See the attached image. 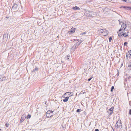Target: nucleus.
Segmentation results:
<instances>
[{"label": "nucleus", "instance_id": "9d476101", "mask_svg": "<svg viewBox=\"0 0 131 131\" xmlns=\"http://www.w3.org/2000/svg\"><path fill=\"white\" fill-rule=\"evenodd\" d=\"M78 46H75V45L72 48H71V50H72L74 51L75 49L76 48L78 47Z\"/></svg>", "mask_w": 131, "mask_h": 131}, {"label": "nucleus", "instance_id": "b1692460", "mask_svg": "<svg viewBox=\"0 0 131 131\" xmlns=\"http://www.w3.org/2000/svg\"><path fill=\"white\" fill-rule=\"evenodd\" d=\"M38 69V68H36L35 69H34L33 70L34 71H35L36 70H37Z\"/></svg>", "mask_w": 131, "mask_h": 131}, {"label": "nucleus", "instance_id": "1a4fd4ad", "mask_svg": "<svg viewBox=\"0 0 131 131\" xmlns=\"http://www.w3.org/2000/svg\"><path fill=\"white\" fill-rule=\"evenodd\" d=\"M72 9L74 10H78L80 9V8L77 6H75L74 7H73L72 8Z\"/></svg>", "mask_w": 131, "mask_h": 131}, {"label": "nucleus", "instance_id": "bb28decb", "mask_svg": "<svg viewBox=\"0 0 131 131\" xmlns=\"http://www.w3.org/2000/svg\"><path fill=\"white\" fill-rule=\"evenodd\" d=\"M127 44V42H125L124 43V45L126 46Z\"/></svg>", "mask_w": 131, "mask_h": 131}, {"label": "nucleus", "instance_id": "0eeeda50", "mask_svg": "<svg viewBox=\"0 0 131 131\" xmlns=\"http://www.w3.org/2000/svg\"><path fill=\"white\" fill-rule=\"evenodd\" d=\"M26 117V115L24 114L21 117L20 121V123H21L25 120V119Z\"/></svg>", "mask_w": 131, "mask_h": 131}, {"label": "nucleus", "instance_id": "c85d7f7f", "mask_svg": "<svg viewBox=\"0 0 131 131\" xmlns=\"http://www.w3.org/2000/svg\"><path fill=\"white\" fill-rule=\"evenodd\" d=\"M129 114L130 115H131V109H130L129 110Z\"/></svg>", "mask_w": 131, "mask_h": 131}, {"label": "nucleus", "instance_id": "c756f323", "mask_svg": "<svg viewBox=\"0 0 131 131\" xmlns=\"http://www.w3.org/2000/svg\"><path fill=\"white\" fill-rule=\"evenodd\" d=\"M80 109H77V112H79L80 111Z\"/></svg>", "mask_w": 131, "mask_h": 131}, {"label": "nucleus", "instance_id": "f704fd0d", "mask_svg": "<svg viewBox=\"0 0 131 131\" xmlns=\"http://www.w3.org/2000/svg\"><path fill=\"white\" fill-rule=\"evenodd\" d=\"M118 21H119V23H121V22L119 20Z\"/></svg>", "mask_w": 131, "mask_h": 131}, {"label": "nucleus", "instance_id": "f8f14e48", "mask_svg": "<svg viewBox=\"0 0 131 131\" xmlns=\"http://www.w3.org/2000/svg\"><path fill=\"white\" fill-rule=\"evenodd\" d=\"M93 14V13L92 12H90L89 13V15H88L89 17H93L92 15Z\"/></svg>", "mask_w": 131, "mask_h": 131}, {"label": "nucleus", "instance_id": "a211bd4d", "mask_svg": "<svg viewBox=\"0 0 131 131\" xmlns=\"http://www.w3.org/2000/svg\"><path fill=\"white\" fill-rule=\"evenodd\" d=\"M2 79L3 80V81L4 80H5L6 79V77H2Z\"/></svg>", "mask_w": 131, "mask_h": 131}, {"label": "nucleus", "instance_id": "6ab92c4d", "mask_svg": "<svg viewBox=\"0 0 131 131\" xmlns=\"http://www.w3.org/2000/svg\"><path fill=\"white\" fill-rule=\"evenodd\" d=\"M0 81H3V80L2 79V77L1 75H0Z\"/></svg>", "mask_w": 131, "mask_h": 131}, {"label": "nucleus", "instance_id": "5701e85b", "mask_svg": "<svg viewBox=\"0 0 131 131\" xmlns=\"http://www.w3.org/2000/svg\"><path fill=\"white\" fill-rule=\"evenodd\" d=\"M86 32H82L81 33V35H83V34H86Z\"/></svg>", "mask_w": 131, "mask_h": 131}, {"label": "nucleus", "instance_id": "7ed1b4c3", "mask_svg": "<svg viewBox=\"0 0 131 131\" xmlns=\"http://www.w3.org/2000/svg\"><path fill=\"white\" fill-rule=\"evenodd\" d=\"M126 27V25L125 24L123 23L122 25L121 29L118 32H119L121 31H123Z\"/></svg>", "mask_w": 131, "mask_h": 131}, {"label": "nucleus", "instance_id": "ddd939ff", "mask_svg": "<svg viewBox=\"0 0 131 131\" xmlns=\"http://www.w3.org/2000/svg\"><path fill=\"white\" fill-rule=\"evenodd\" d=\"M69 98V97H65V99L63 100V101L64 102H67L68 101Z\"/></svg>", "mask_w": 131, "mask_h": 131}, {"label": "nucleus", "instance_id": "473e14b6", "mask_svg": "<svg viewBox=\"0 0 131 131\" xmlns=\"http://www.w3.org/2000/svg\"><path fill=\"white\" fill-rule=\"evenodd\" d=\"M112 112H111L110 113V114H112Z\"/></svg>", "mask_w": 131, "mask_h": 131}, {"label": "nucleus", "instance_id": "20e7f679", "mask_svg": "<svg viewBox=\"0 0 131 131\" xmlns=\"http://www.w3.org/2000/svg\"><path fill=\"white\" fill-rule=\"evenodd\" d=\"M53 112V111L50 110L47 111L46 113V116L48 117L51 116L52 115Z\"/></svg>", "mask_w": 131, "mask_h": 131}, {"label": "nucleus", "instance_id": "c9c22d12", "mask_svg": "<svg viewBox=\"0 0 131 131\" xmlns=\"http://www.w3.org/2000/svg\"><path fill=\"white\" fill-rule=\"evenodd\" d=\"M77 40V41H78V40H78V39L77 40Z\"/></svg>", "mask_w": 131, "mask_h": 131}, {"label": "nucleus", "instance_id": "aec40b11", "mask_svg": "<svg viewBox=\"0 0 131 131\" xmlns=\"http://www.w3.org/2000/svg\"><path fill=\"white\" fill-rule=\"evenodd\" d=\"M113 110V107H111L109 110L110 111H111V112H112V111Z\"/></svg>", "mask_w": 131, "mask_h": 131}, {"label": "nucleus", "instance_id": "9b49d317", "mask_svg": "<svg viewBox=\"0 0 131 131\" xmlns=\"http://www.w3.org/2000/svg\"><path fill=\"white\" fill-rule=\"evenodd\" d=\"M116 125L117 126V127H119L121 125V124L120 122L118 121L116 123Z\"/></svg>", "mask_w": 131, "mask_h": 131}, {"label": "nucleus", "instance_id": "a878e982", "mask_svg": "<svg viewBox=\"0 0 131 131\" xmlns=\"http://www.w3.org/2000/svg\"><path fill=\"white\" fill-rule=\"evenodd\" d=\"M5 125H6V127H7L8 126V124L7 123H6V124H5Z\"/></svg>", "mask_w": 131, "mask_h": 131}, {"label": "nucleus", "instance_id": "2f4dec72", "mask_svg": "<svg viewBox=\"0 0 131 131\" xmlns=\"http://www.w3.org/2000/svg\"><path fill=\"white\" fill-rule=\"evenodd\" d=\"M95 131H99V130L98 129H95Z\"/></svg>", "mask_w": 131, "mask_h": 131}, {"label": "nucleus", "instance_id": "dca6fc26", "mask_svg": "<svg viewBox=\"0 0 131 131\" xmlns=\"http://www.w3.org/2000/svg\"><path fill=\"white\" fill-rule=\"evenodd\" d=\"M112 39V37H110L109 38V41L110 42H111V41Z\"/></svg>", "mask_w": 131, "mask_h": 131}, {"label": "nucleus", "instance_id": "cd10ccee", "mask_svg": "<svg viewBox=\"0 0 131 131\" xmlns=\"http://www.w3.org/2000/svg\"><path fill=\"white\" fill-rule=\"evenodd\" d=\"M123 1L125 2H128V0H122Z\"/></svg>", "mask_w": 131, "mask_h": 131}, {"label": "nucleus", "instance_id": "4be33fe9", "mask_svg": "<svg viewBox=\"0 0 131 131\" xmlns=\"http://www.w3.org/2000/svg\"><path fill=\"white\" fill-rule=\"evenodd\" d=\"M65 59H69V57L68 56H67L65 57Z\"/></svg>", "mask_w": 131, "mask_h": 131}, {"label": "nucleus", "instance_id": "39448f33", "mask_svg": "<svg viewBox=\"0 0 131 131\" xmlns=\"http://www.w3.org/2000/svg\"><path fill=\"white\" fill-rule=\"evenodd\" d=\"M73 95V93L72 92H67L65 93L64 95V96H67L69 98L71 96Z\"/></svg>", "mask_w": 131, "mask_h": 131}, {"label": "nucleus", "instance_id": "6e6552de", "mask_svg": "<svg viewBox=\"0 0 131 131\" xmlns=\"http://www.w3.org/2000/svg\"><path fill=\"white\" fill-rule=\"evenodd\" d=\"M75 31V29L73 28H72L70 30L69 32L70 33V32L73 33H74Z\"/></svg>", "mask_w": 131, "mask_h": 131}, {"label": "nucleus", "instance_id": "7c9ffc66", "mask_svg": "<svg viewBox=\"0 0 131 131\" xmlns=\"http://www.w3.org/2000/svg\"><path fill=\"white\" fill-rule=\"evenodd\" d=\"M92 79V78H90V79H89L88 80V81H90L91 80V79Z\"/></svg>", "mask_w": 131, "mask_h": 131}, {"label": "nucleus", "instance_id": "f257e3e1", "mask_svg": "<svg viewBox=\"0 0 131 131\" xmlns=\"http://www.w3.org/2000/svg\"><path fill=\"white\" fill-rule=\"evenodd\" d=\"M99 31L100 33L102 34L104 36H106L108 34V31L105 29H101Z\"/></svg>", "mask_w": 131, "mask_h": 131}, {"label": "nucleus", "instance_id": "2eb2a0df", "mask_svg": "<svg viewBox=\"0 0 131 131\" xmlns=\"http://www.w3.org/2000/svg\"><path fill=\"white\" fill-rule=\"evenodd\" d=\"M114 89V86H112L111 88V92H112L113 91V89Z\"/></svg>", "mask_w": 131, "mask_h": 131}, {"label": "nucleus", "instance_id": "f03ea898", "mask_svg": "<svg viewBox=\"0 0 131 131\" xmlns=\"http://www.w3.org/2000/svg\"><path fill=\"white\" fill-rule=\"evenodd\" d=\"M124 31H121L120 32H118L117 33L118 36H121L123 35L124 37H126L128 35L127 32V33L126 32L125 33H124Z\"/></svg>", "mask_w": 131, "mask_h": 131}, {"label": "nucleus", "instance_id": "423d86ee", "mask_svg": "<svg viewBox=\"0 0 131 131\" xmlns=\"http://www.w3.org/2000/svg\"><path fill=\"white\" fill-rule=\"evenodd\" d=\"M18 5L16 4H15L12 7V10L15 11L17 10Z\"/></svg>", "mask_w": 131, "mask_h": 131}, {"label": "nucleus", "instance_id": "f3484780", "mask_svg": "<svg viewBox=\"0 0 131 131\" xmlns=\"http://www.w3.org/2000/svg\"><path fill=\"white\" fill-rule=\"evenodd\" d=\"M82 42V41H81L79 43H78V44H77V43L76 44H75V46H78L79 45H80V44H81V43Z\"/></svg>", "mask_w": 131, "mask_h": 131}, {"label": "nucleus", "instance_id": "4468645a", "mask_svg": "<svg viewBox=\"0 0 131 131\" xmlns=\"http://www.w3.org/2000/svg\"><path fill=\"white\" fill-rule=\"evenodd\" d=\"M31 117V115H30L28 114L27 116V119H29Z\"/></svg>", "mask_w": 131, "mask_h": 131}, {"label": "nucleus", "instance_id": "72a5a7b5", "mask_svg": "<svg viewBox=\"0 0 131 131\" xmlns=\"http://www.w3.org/2000/svg\"><path fill=\"white\" fill-rule=\"evenodd\" d=\"M125 7H126V8H129V7H124V8H125Z\"/></svg>", "mask_w": 131, "mask_h": 131}, {"label": "nucleus", "instance_id": "393cba45", "mask_svg": "<svg viewBox=\"0 0 131 131\" xmlns=\"http://www.w3.org/2000/svg\"><path fill=\"white\" fill-rule=\"evenodd\" d=\"M128 52L130 56H131V50L129 51Z\"/></svg>", "mask_w": 131, "mask_h": 131}, {"label": "nucleus", "instance_id": "412c9836", "mask_svg": "<svg viewBox=\"0 0 131 131\" xmlns=\"http://www.w3.org/2000/svg\"><path fill=\"white\" fill-rule=\"evenodd\" d=\"M129 67H131V68L130 69L131 70V62H130L129 63Z\"/></svg>", "mask_w": 131, "mask_h": 131}, {"label": "nucleus", "instance_id": "e433bc0d", "mask_svg": "<svg viewBox=\"0 0 131 131\" xmlns=\"http://www.w3.org/2000/svg\"><path fill=\"white\" fill-rule=\"evenodd\" d=\"M1 129H0V130H1Z\"/></svg>", "mask_w": 131, "mask_h": 131}]
</instances>
